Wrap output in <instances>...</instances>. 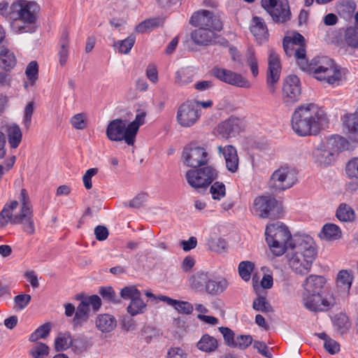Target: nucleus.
Masks as SVG:
<instances>
[{
  "label": "nucleus",
  "instance_id": "obj_59",
  "mask_svg": "<svg viewBox=\"0 0 358 358\" xmlns=\"http://www.w3.org/2000/svg\"><path fill=\"white\" fill-rule=\"evenodd\" d=\"M122 298L124 299H131L141 296V292L135 286L124 287L120 292Z\"/></svg>",
  "mask_w": 358,
  "mask_h": 358
},
{
  "label": "nucleus",
  "instance_id": "obj_33",
  "mask_svg": "<svg viewBox=\"0 0 358 358\" xmlns=\"http://www.w3.org/2000/svg\"><path fill=\"white\" fill-rule=\"evenodd\" d=\"M18 204V201L14 200L3 206L0 212V227H5L9 222L13 224L15 215L13 216V210L17 208Z\"/></svg>",
  "mask_w": 358,
  "mask_h": 358
},
{
  "label": "nucleus",
  "instance_id": "obj_25",
  "mask_svg": "<svg viewBox=\"0 0 358 358\" xmlns=\"http://www.w3.org/2000/svg\"><path fill=\"white\" fill-rule=\"evenodd\" d=\"M326 280L321 275H310L308 276L303 284V294H321Z\"/></svg>",
  "mask_w": 358,
  "mask_h": 358
},
{
  "label": "nucleus",
  "instance_id": "obj_19",
  "mask_svg": "<svg viewBox=\"0 0 358 358\" xmlns=\"http://www.w3.org/2000/svg\"><path fill=\"white\" fill-rule=\"evenodd\" d=\"M280 73L281 64L280 57L273 50H271L268 59L266 83L272 93L275 92V84L278 82Z\"/></svg>",
  "mask_w": 358,
  "mask_h": 358
},
{
  "label": "nucleus",
  "instance_id": "obj_27",
  "mask_svg": "<svg viewBox=\"0 0 358 358\" xmlns=\"http://www.w3.org/2000/svg\"><path fill=\"white\" fill-rule=\"evenodd\" d=\"M303 45H306L305 38L299 32L294 33L292 36H285L282 41L285 52L289 57L292 55V52L295 47Z\"/></svg>",
  "mask_w": 358,
  "mask_h": 358
},
{
  "label": "nucleus",
  "instance_id": "obj_2",
  "mask_svg": "<svg viewBox=\"0 0 358 358\" xmlns=\"http://www.w3.org/2000/svg\"><path fill=\"white\" fill-rule=\"evenodd\" d=\"M291 122L298 136H316L327 126L329 118L322 108L310 103L301 104L294 110Z\"/></svg>",
  "mask_w": 358,
  "mask_h": 358
},
{
  "label": "nucleus",
  "instance_id": "obj_7",
  "mask_svg": "<svg viewBox=\"0 0 358 358\" xmlns=\"http://www.w3.org/2000/svg\"><path fill=\"white\" fill-rule=\"evenodd\" d=\"M254 211L262 218L275 220L283 212L282 203L271 196H259L253 202Z\"/></svg>",
  "mask_w": 358,
  "mask_h": 358
},
{
  "label": "nucleus",
  "instance_id": "obj_49",
  "mask_svg": "<svg viewBox=\"0 0 358 358\" xmlns=\"http://www.w3.org/2000/svg\"><path fill=\"white\" fill-rule=\"evenodd\" d=\"M210 193L214 200H221L226 195V187L222 182H215L210 187Z\"/></svg>",
  "mask_w": 358,
  "mask_h": 358
},
{
  "label": "nucleus",
  "instance_id": "obj_51",
  "mask_svg": "<svg viewBox=\"0 0 358 358\" xmlns=\"http://www.w3.org/2000/svg\"><path fill=\"white\" fill-rule=\"evenodd\" d=\"M145 112L138 110L134 120L128 124L130 127L129 130H131V132L134 133L135 137L136 136L139 127L145 123Z\"/></svg>",
  "mask_w": 358,
  "mask_h": 358
},
{
  "label": "nucleus",
  "instance_id": "obj_28",
  "mask_svg": "<svg viewBox=\"0 0 358 358\" xmlns=\"http://www.w3.org/2000/svg\"><path fill=\"white\" fill-rule=\"evenodd\" d=\"M353 281V274L351 271L341 270L336 277V287L339 292L348 294Z\"/></svg>",
  "mask_w": 358,
  "mask_h": 358
},
{
  "label": "nucleus",
  "instance_id": "obj_63",
  "mask_svg": "<svg viewBox=\"0 0 358 358\" xmlns=\"http://www.w3.org/2000/svg\"><path fill=\"white\" fill-rule=\"evenodd\" d=\"M175 309L180 314L189 315L193 312L194 308L188 301H178Z\"/></svg>",
  "mask_w": 358,
  "mask_h": 358
},
{
  "label": "nucleus",
  "instance_id": "obj_55",
  "mask_svg": "<svg viewBox=\"0 0 358 358\" xmlns=\"http://www.w3.org/2000/svg\"><path fill=\"white\" fill-rule=\"evenodd\" d=\"M29 353L34 358H43L49 354V348L46 344L40 343L32 348Z\"/></svg>",
  "mask_w": 358,
  "mask_h": 358
},
{
  "label": "nucleus",
  "instance_id": "obj_17",
  "mask_svg": "<svg viewBox=\"0 0 358 358\" xmlns=\"http://www.w3.org/2000/svg\"><path fill=\"white\" fill-rule=\"evenodd\" d=\"M303 304L311 311H324L334 306L335 299L332 295L322 296L321 294H303Z\"/></svg>",
  "mask_w": 358,
  "mask_h": 358
},
{
  "label": "nucleus",
  "instance_id": "obj_24",
  "mask_svg": "<svg viewBox=\"0 0 358 358\" xmlns=\"http://www.w3.org/2000/svg\"><path fill=\"white\" fill-rule=\"evenodd\" d=\"M1 128L6 132L8 143L12 148H17L22 138L20 127L15 123L7 124Z\"/></svg>",
  "mask_w": 358,
  "mask_h": 358
},
{
  "label": "nucleus",
  "instance_id": "obj_5",
  "mask_svg": "<svg viewBox=\"0 0 358 358\" xmlns=\"http://www.w3.org/2000/svg\"><path fill=\"white\" fill-rule=\"evenodd\" d=\"M266 241L272 253L277 257L282 255L287 249L295 245V238L292 237L288 228L281 222H276L266 226L265 230Z\"/></svg>",
  "mask_w": 358,
  "mask_h": 358
},
{
  "label": "nucleus",
  "instance_id": "obj_14",
  "mask_svg": "<svg viewBox=\"0 0 358 358\" xmlns=\"http://www.w3.org/2000/svg\"><path fill=\"white\" fill-rule=\"evenodd\" d=\"M189 22L195 27H204L220 31L223 29V23L220 17L208 10L201 9L194 12Z\"/></svg>",
  "mask_w": 358,
  "mask_h": 358
},
{
  "label": "nucleus",
  "instance_id": "obj_57",
  "mask_svg": "<svg viewBox=\"0 0 358 358\" xmlns=\"http://www.w3.org/2000/svg\"><path fill=\"white\" fill-rule=\"evenodd\" d=\"M70 122L76 129L82 130L87 126L85 115L83 113H78L73 115L71 118Z\"/></svg>",
  "mask_w": 358,
  "mask_h": 358
},
{
  "label": "nucleus",
  "instance_id": "obj_50",
  "mask_svg": "<svg viewBox=\"0 0 358 358\" xmlns=\"http://www.w3.org/2000/svg\"><path fill=\"white\" fill-rule=\"evenodd\" d=\"M51 326L49 323H45L38 327L29 336L31 342H36L40 338H46L50 331Z\"/></svg>",
  "mask_w": 358,
  "mask_h": 358
},
{
  "label": "nucleus",
  "instance_id": "obj_23",
  "mask_svg": "<svg viewBox=\"0 0 358 358\" xmlns=\"http://www.w3.org/2000/svg\"><path fill=\"white\" fill-rule=\"evenodd\" d=\"M250 31L255 36L257 41L262 44L268 41L269 34L264 20L258 16L252 17V25L250 27Z\"/></svg>",
  "mask_w": 358,
  "mask_h": 358
},
{
  "label": "nucleus",
  "instance_id": "obj_40",
  "mask_svg": "<svg viewBox=\"0 0 358 358\" xmlns=\"http://www.w3.org/2000/svg\"><path fill=\"white\" fill-rule=\"evenodd\" d=\"M194 72L189 68H182L176 72L175 82L180 86L186 85L193 81Z\"/></svg>",
  "mask_w": 358,
  "mask_h": 358
},
{
  "label": "nucleus",
  "instance_id": "obj_21",
  "mask_svg": "<svg viewBox=\"0 0 358 358\" xmlns=\"http://www.w3.org/2000/svg\"><path fill=\"white\" fill-rule=\"evenodd\" d=\"M343 129L348 138L352 142H358V109L343 116Z\"/></svg>",
  "mask_w": 358,
  "mask_h": 358
},
{
  "label": "nucleus",
  "instance_id": "obj_38",
  "mask_svg": "<svg viewBox=\"0 0 358 358\" xmlns=\"http://www.w3.org/2000/svg\"><path fill=\"white\" fill-rule=\"evenodd\" d=\"M341 236V230L340 227L331 223L324 224L320 234V238L326 241L336 240L338 239Z\"/></svg>",
  "mask_w": 358,
  "mask_h": 358
},
{
  "label": "nucleus",
  "instance_id": "obj_60",
  "mask_svg": "<svg viewBox=\"0 0 358 358\" xmlns=\"http://www.w3.org/2000/svg\"><path fill=\"white\" fill-rule=\"evenodd\" d=\"M292 55L299 61L298 62V64L302 70V62H308L306 59V45L295 47L292 52Z\"/></svg>",
  "mask_w": 358,
  "mask_h": 358
},
{
  "label": "nucleus",
  "instance_id": "obj_18",
  "mask_svg": "<svg viewBox=\"0 0 358 358\" xmlns=\"http://www.w3.org/2000/svg\"><path fill=\"white\" fill-rule=\"evenodd\" d=\"M301 86L299 78L296 76H290L286 80L282 87V101L286 106H289L300 99Z\"/></svg>",
  "mask_w": 358,
  "mask_h": 358
},
{
  "label": "nucleus",
  "instance_id": "obj_13",
  "mask_svg": "<svg viewBox=\"0 0 358 358\" xmlns=\"http://www.w3.org/2000/svg\"><path fill=\"white\" fill-rule=\"evenodd\" d=\"M182 159L187 166L192 169L207 165L210 161V155L203 147L196 143L186 145L182 152Z\"/></svg>",
  "mask_w": 358,
  "mask_h": 358
},
{
  "label": "nucleus",
  "instance_id": "obj_32",
  "mask_svg": "<svg viewBox=\"0 0 358 358\" xmlns=\"http://www.w3.org/2000/svg\"><path fill=\"white\" fill-rule=\"evenodd\" d=\"M228 287V282L224 278L218 280L213 279L210 276L203 291L210 295L216 296L223 293Z\"/></svg>",
  "mask_w": 358,
  "mask_h": 358
},
{
  "label": "nucleus",
  "instance_id": "obj_44",
  "mask_svg": "<svg viewBox=\"0 0 358 358\" xmlns=\"http://www.w3.org/2000/svg\"><path fill=\"white\" fill-rule=\"evenodd\" d=\"M337 218L342 222L352 221L355 218V213L351 207L345 203H341L336 210Z\"/></svg>",
  "mask_w": 358,
  "mask_h": 358
},
{
  "label": "nucleus",
  "instance_id": "obj_47",
  "mask_svg": "<svg viewBox=\"0 0 358 358\" xmlns=\"http://www.w3.org/2000/svg\"><path fill=\"white\" fill-rule=\"evenodd\" d=\"M255 268V264L250 261H243L238 264V273L241 278L245 281L250 279L251 273Z\"/></svg>",
  "mask_w": 358,
  "mask_h": 358
},
{
  "label": "nucleus",
  "instance_id": "obj_54",
  "mask_svg": "<svg viewBox=\"0 0 358 358\" xmlns=\"http://www.w3.org/2000/svg\"><path fill=\"white\" fill-rule=\"evenodd\" d=\"M252 308L257 311L265 313H268L271 310V306L267 301L266 297L262 296L254 300Z\"/></svg>",
  "mask_w": 358,
  "mask_h": 358
},
{
  "label": "nucleus",
  "instance_id": "obj_16",
  "mask_svg": "<svg viewBox=\"0 0 358 358\" xmlns=\"http://www.w3.org/2000/svg\"><path fill=\"white\" fill-rule=\"evenodd\" d=\"M201 116V109L192 101L182 103L177 111L178 123L183 127H190L196 124Z\"/></svg>",
  "mask_w": 358,
  "mask_h": 358
},
{
  "label": "nucleus",
  "instance_id": "obj_37",
  "mask_svg": "<svg viewBox=\"0 0 358 358\" xmlns=\"http://www.w3.org/2000/svg\"><path fill=\"white\" fill-rule=\"evenodd\" d=\"M90 308L82 301L77 307L72 323L73 328L80 327L84 322H87L89 317Z\"/></svg>",
  "mask_w": 358,
  "mask_h": 358
},
{
  "label": "nucleus",
  "instance_id": "obj_41",
  "mask_svg": "<svg viewBox=\"0 0 358 358\" xmlns=\"http://www.w3.org/2000/svg\"><path fill=\"white\" fill-rule=\"evenodd\" d=\"M344 41L348 47L358 49V27H348L345 31Z\"/></svg>",
  "mask_w": 358,
  "mask_h": 358
},
{
  "label": "nucleus",
  "instance_id": "obj_4",
  "mask_svg": "<svg viewBox=\"0 0 358 358\" xmlns=\"http://www.w3.org/2000/svg\"><path fill=\"white\" fill-rule=\"evenodd\" d=\"M302 71L315 79L331 85H338L342 74L334 61L327 56H317L309 62H302Z\"/></svg>",
  "mask_w": 358,
  "mask_h": 358
},
{
  "label": "nucleus",
  "instance_id": "obj_52",
  "mask_svg": "<svg viewBox=\"0 0 358 358\" xmlns=\"http://www.w3.org/2000/svg\"><path fill=\"white\" fill-rule=\"evenodd\" d=\"M38 65L36 61L31 62L27 66L25 74L30 84L34 85L38 79Z\"/></svg>",
  "mask_w": 358,
  "mask_h": 358
},
{
  "label": "nucleus",
  "instance_id": "obj_26",
  "mask_svg": "<svg viewBox=\"0 0 358 358\" xmlns=\"http://www.w3.org/2000/svg\"><path fill=\"white\" fill-rule=\"evenodd\" d=\"M209 278L210 275L208 272L199 271L189 278V286L195 291L203 292Z\"/></svg>",
  "mask_w": 358,
  "mask_h": 358
},
{
  "label": "nucleus",
  "instance_id": "obj_15",
  "mask_svg": "<svg viewBox=\"0 0 358 358\" xmlns=\"http://www.w3.org/2000/svg\"><path fill=\"white\" fill-rule=\"evenodd\" d=\"M212 75L217 80L237 87L248 89L251 87L250 81L241 73L231 70L215 66L211 70Z\"/></svg>",
  "mask_w": 358,
  "mask_h": 358
},
{
  "label": "nucleus",
  "instance_id": "obj_56",
  "mask_svg": "<svg viewBox=\"0 0 358 358\" xmlns=\"http://www.w3.org/2000/svg\"><path fill=\"white\" fill-rule=\"evenodd\" d=\"M34 111V101L29 102L24 110V117L22 118V123L26 129H29L31 123V117Z\"/></svg>",
  "mask_w": 358,
  "mask_h": 358
},
{
  "label": "nucleus",
  "instance_id": "obj_9",
  "mask_svg": "<svg viewBox=\"0 0 358 358\" xmlns=\"http://www.w3.org/2000/svg\"><path fill=\"white\" fill-rule=\"evenodd\" d=\"M127 120L116 118L109 122L106 127V137L111 141H124L127 145H133L135 142V136L129 130V125Z\"/></svg>",
  "mask_w": 358,
  "mask_h": 358
},
{
  "label": "nucleus",
  "instance_id": "obj_29",
  "mask_svg": "<svg viewBox=\"0 0 358 358\" xmlns=\"http://www.w3.org/2000/svg\"><path fill=\"white\" fill-rule=\"evenodd\" d=\"M117 325L115 317L110 314H100L96 319V328L103 333L112 331Z\"/></svg>",
  "mask_w": 358,
  "mask_h": 358
},
{
  "label": "nucleus",
  "instance_id": "obj_45",
  "mask_svg": "<svg viewBox=\"0 0 358 358\" xmlns=\"http://www.w3.org/2000/svg\"><path fill=\"white\" fill-rule=\"evenodd\" d=\"M136 41L134 36H129L127 38L115 42L114 47L122 54H128L133 48Z\"/></svg>",
  "mask_w": 358,
  "mask_h": 358
},
{
  "label": "nucleus",
  "instance_id": "obj_22",
  "mask_svg": "<svg viewBox=\"0 0 358 358\" xmlns=\"http://www.w3.org/2000/svg\"><path fill=\"white\" fill-rule=\"evenodd\" d=\"M220 154H222L228 171L235 173L238 168V157L236 149L231 145L217 147Z\"/></svg>",
  "mask_w": 358,
  "mask_h": 358
},
{
  "label": "nucleus",
  "instance_id": "obj_10",
  "mask_svg": "<svg viewBox=\"0 0 358 358\" xmlns=\"http://www.w3.org/2000/svg\"><path fill=\"white\" fill-rule=\"evenodd\" d=\"M296 181V176L291 168L283 166L271 174L268 182V187L272 193H279L291 188Z\"/></svg>",
  "mask_w": 358,
  "mask_h": 358
},
{
  "label": "nucleus",
  "instance_id": "obj_53",
  "mask_svg": "<svg viewBox=\"0 0 358 358\" xmlns=\"http://www.w3.org/2000/svg\"><path fill=\"white\" fill-rule=\"evenodd\" d=\"M207 245L211 251L215 252H222L227 248V242L220 238L208 239Z\"/></svg>",
  "mask_w": 358,
  "mask_h": 358
},
{
  "label": "nucleus",
  "instance_id": "obj_64",
  "mask_svg": "<svg viewBox=\"0 0 358 358\" xmlns=\"http://www.w3.org/2000/svg\"><path fill=\"white\" fill-rule=\"evenodd\" d=\"M98 173V169L91 168L89 169L83 177V181L85 187L87 189H90L92 187V178Z\"/></svg>",
  "mask_w": 358,
  "mask_h": 358
},
{
  "label": "nucleus",
  "instance_id": "obj_12",
  "mask_svg": "<svg viewBox=\"0 0 358 358\" xmlns=\"http://www.w3.org/2000/svg\"><path fill=\"white\" fill-rule=\"evenodd\" d=\"M346 143L347 141L345 138L340 136H334L327 141V146L329 148L331 145L336 152H341L344 150ZM313 155L317 163L321 166H326L331 164L333 152L329 149H326L323 143H320L313 152Z\"/></svg>",
  "mask_w": 358,
  "mask_h": 358
},
{
  "label": "nucleus",
  "instance_id": "obj_30",
  "mask_svg": "<svg viewBox=\"0 0 358 358\" xmlns=\"http://www.w3.org/2000/svg\"><path fill=\"white\" fill-rule=\"evenodd\" d=\"M240 130V120L236 117H229L221 122L217 127V131L223 137L238 133Z\"/></svg>",
  "mask_w": 358,
  "mask_h": 358
},
{
  "label": "nucleus",
  "instance_id": "obj_58",
  "mask_svg": "<svg viewBox=\"0 0 358 358\" xmlns=\"http://www.w3.org/2000/svg\"><path fill=\"white\" fill-rule=\"evenodd\" d=\"M220 333L223 335L225 343L232 348H236L234 333L228 327H221L219 328Z\"/></svg>",
  "mask_w": 358,
  "mask_h": 358
},
{
  "label": "nucleus",
  "instance_id": "obj_6",
  "mask_svg": "<svg viewBox=\"0 0 358 358\" xmlns=\"http://www.w3.org/2000/svg\"><path fill=\"white\" fill-rule=\"evenodd\" d=\"M217 178V171L208 164L188 170L185 173L187 183L194 189H206Z\"/></svg>",
  "mask_w": 358,
  "mask_h": 358
},
{
  "label": "nucleus",
  "instance_id": "obj_11",
  "mask_svg": "<svg viewBox=\"0 0 358 358\" xmlns=\"http://www.w3.org/2000/svg\"><path fill=\"white\" fill-rule=\"evenodd\" d=\"M262 7L275 24H285L290 20L292 13L287 0H262Z\"/></svg>",
  "mask_w": 358,
  "mask_h": 358
},
{
  "label": "nucleus",
  "instance_id": "obj_36",
  "mask_svg": "<svg viewBox=\"0 0 358 358\" xmlns=\"http://www.w3.org/2000/svg\"><path fill=\"white\" fill-rule=\"evenodd\" d=\"M54 345L57 352H62L73 346V340L69 332H59L55 340Z\"/></svg>",
  "mask_w": 358,
  "mask_h": 358
},
{
  "label": "nucleus",
  "instance_id": "obj_3",
  "mask_svg": "<svg viewBox=\"0 0 358 358\" xmlns=\"http://www.w3.org/2000/svg\"><path fill=\"white\" fill-rule=\"evenodd\" d=\"M294 251L288 258L291 269L296 274L306 275L311 269L317 251L313 239L308 235H299L295 238Z\"/></svg>",
  "mask_w": 358,
  "mask_h": 358
},
{
  "label": "nucleus",
  "instance_id": "obj_8",
  "mask_svg": "<svg viewBox=\"0 0 358 358\" xmlns=\"http://www.w3.org/2000/svg\"><path fill=\"white\" fill-rule=\"evenodd\" d=\"M20 203L19 213L15 215L13 224H22L23 230L27 234H34L35 226L33 220V210L27 191L22 189L18 197Z\"/></svg>",
  "mask_w": 358,
  "mask_h": 358
},
{
  "label": "nucleus",
  "instance_id": "obj_20",
  "mask_svg": "<svg viewBox=\"0 0 358 358\" xmlns=\"http://www.w3.org/2000/svg\"><path fill=\"white\" fill-rule=\"evenodd\" d=\"M220 31L197 27L191 32L190 38L197 45L207 46L213 44L218 37L217 32Z\"/></svg>",
  "mask_w": 358,
  "mask_h": 358
},
{
  "label": "nucleus",
  "instance_id": "obj_1",
  "mask_svg": "<svg viewBox=\"0 0 358 358\" xmlns=\"http://www.w3.org/2000/svg\"><path fill=\"white\" fill-rule=\"evenodd\" d=\"M41 6L35 1L15 0L9 6L8 3H0V15L9 16L10 27L17 34H33L38 29Z\"/></svg>",
  "mask_w": 358,
  "mask_h": 358
},
{
  "label": "nucleus",
  "instance_id": "obj_34",
  "mask_svg": "<svg viewBox=\"0 0 358 358\" xmlns=\"http://www.w3.org/2000/svg\"><path fill=\"white\" fill-rule=\"evenodd\" d=\"M17 59L13 52L6 48L0 52V67L6 71H10L16 65Z\"/></svg>",
  "mask_w": 358,
  "mask_h": 358
},
{
  "label": "nucleus",
  "instance_id": "obj_31",
  "mask_svg": "<svg viewBox=\"0 0 358 358\" xmlns=\"http://www.w3.org/2000/svg\"><path fill=\"white\" fill-rule=\"evenodd\" d=\"M69 54V34L66 29L62 31L59 41V62L61 66H64L68 60Z\"/></svg>",
  "mask_w": 358,
  "mask_h": 358
},
{
  "label": "nucleus",
  "instance_id": "obj_39",
  "mask_svg": "<svg viewBox=\"0 0 358 358\" xmlns=\"http://www.w3.org/2000/svg\"><path fill=\"white\" fill-rule=\"evenodd\" d=\"M199 350L205 352H212L218 347L217 341L213 336L203 335L196 345Z\"/></svg>",
  "mask_w": 358,
  "mask_h": 358
},
{
  "label": "nucleus",
  "instance_id": "obj_42",
  "mask_svg": "<svg viewBox=\"0 0 358 358\" xmlns=\"http://www.w3.org/2000/svg\"><path fill=\"white\" fill-rule=\"evenodd\" d=\"M333 323L334 328L341 334L345 333L350 327L349 318L345 313L336 315Z\"/></svg>",
  "mask_w": 358,
  "mask_h": 358
},
{
  "label": "nucleus",
  "instance_id": "obj_43",
  "mask_svg": "<svg viewBox=\"0 0 358 358\" xmlns=\"http://www.w3.org/2000/svg\"><path fill=\"white\" fill-rule=\"evenodd\" d=\"M146 304L142 300L141 296H138L131 300L127 310L131 316H135L143 313Z\"/></svg>",
  "mask_w": 358,
  "mask_h": 358
},
{
  "label": "nucleus",
  "instance_id": "obj_35",
  "mask_svg": "<svg viewBox=\"0 0 358 358\" xmlns=\"http://www.w3.org/2000/svg\"><path fill=\"white\" fill-rule=\"evenodd\" d=\"M357 4L354 0H343L336 6L340 16L345 20L350 19L356 10Z\"/></svg>",
  "mask_w": 358,
  "mask_h": 358
},
{
  "label": "nucleus",
  "instance_id": "obj_62",
  "mask_svg": "<svg viewBox=\"0 0 358 358\" xmlns=\"http://www.w3.org/2000/svg\"><path fill=\"white\" fill-rule=\"evenodd\" d=\"M99 293L103 299L108 302L115 303V292L111 287H101Z\"/></svg>",
  "mask_w": 358,
  "mask_h": 358
},
{
  "label": "nucleus",
  "instance_id": "obj_61",
  "mask_svg": "<svg viewBox=\"0 0 358 358\" xmlns=\"http://www.w3.org/2000/svg\"><path fill=\"white\" fill-rule=\"evenodd\" d=\"M252 337L250 335H240L235 340L236 348L245 350L252 343Z\"/></svg>",
  "mask_w": 358,
  "mask_h": 358
},
{
  "label": "nucleus",
  "instance_id": "obj_48",
  "mask_svg": "<svg viewBox=\"0 0 358 358\" xmlns=\"http://www.w3.org/2000/svg\"><path fill=\"white\" fill-rule=\"evenodd\" d=\"M246 62L250 68L251 73L254 77L259 73L258 63L255 57V52L252 48H248L245 53Z\"/></svg>",
  "mask_w": 358,
  "mask_h": 358
},
{
  "label": "nucleus",
  "instance_id": "obj_46",
  "mask_svg": "<svg viewBox=\"0 0 358 358\" xmlns=\"http://www.w3.org/2000/svg\"><path fill=\"white\" fill-rule=\"evenodd\" d=\"M161 20L159 18H151L145 20L139 23L136 27V31L138 33H145L148 31L152 30L153 29L159 27Z\"/></svg>",
  "mask_w": 358,
  "mask_h": 358
}]
</instances>
